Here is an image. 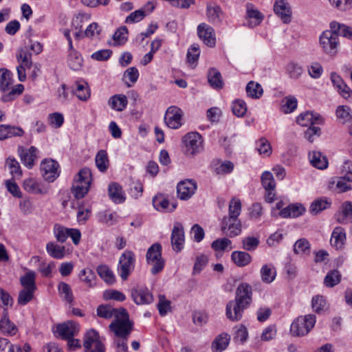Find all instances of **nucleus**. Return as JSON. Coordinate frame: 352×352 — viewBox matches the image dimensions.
I'll return each mask as SVG.
<instances>
[{"mask_svg": "<svg viewBox=\"0 0 352 352\" xmlns=\"http://www.w3.org/2000/svg\"><path fill=\"white\" fill-rule=\"evenodd\" d=\"M121 314L109 324V328L116 336L126 339L133 329V322L130 321L129 314L124 308H120Z\"/></svg>", "mask_w": 352, "mask_h": 352, "instance_id": "obj_1", "label": "nucleus"}, {"mask_svg": "<svg viewBox=\"0 0 352 352\" xmlns=\"http://www.w3.org/2000/svg\"><path fill=\"white\" fill-rule=\"evenodd\" d=\"M91 180L89 168L85 167L78 172L72 188V192L76 199H82L87 194Z\"/></svg>", "mask_w": 352, "mask_h": 352, "instance_id": "obj_2", "label": "nucleus"}, {"mask_svg": "<svg viewBox=\"0 0 352 352\" xmlns=\"http://www.w3.org/2000/svg\"><path fill=\"white\" fill-rule=\"evenodd\" d=\"M316 322V316L314 314L300 316L292 323L290 332L294 336H305L313 329Z\"/></svg>", "mask_w": 352, "mask_h": 352, "instance_id": "obj_3", "label": "nucleus"}, {"mask_svg": "<svg viewBox=\"0 0 352 352\" xmlns=\"http://www.w3.org/2000/svg\"><path fill=\"white\" fill-rule=\"evenodd\" d=\"M146 258L147 263L152 266V274L155 275L164 269L165 261L162 256V246L160 243H154L148 249Z\"/></svg>", "mask_w": 352, "mask_h": 352, "instance_id": "obj_4", "label": "nucleus"}, {"mask_svg": "<svg viewBox=\"0 0 352 352\" xmlns=\"http://www.w3.org/2000/svg\"><path fill=\"white\" fill-rule=\"evenodd\" d=\"M135 264V255L131 250H125L119 258L118 272L123 280L133 272Z\"/></svg>", "mask_w": 352, "mask_h": 352, "instance_id": "obj_5", "label": "nucleus"}, {"mask_svg": "<svg viewBox=\"0 0 352 352\" xmlns=\"http://www.w3.org/2000/svg\"><path fill=\"white\" fill-rule=\"evenodd\" d=\"M182 142L188 155L193 156L203 150V139L197 132L187 133L183 137Z\"/></svg>", "mask_w": 352, "mask_h": 352, "instance_id": "obj_6", "label": "nucleus"}, {"mask_svg": "<svg viewBox=\"0 0 352 352\" xmlns=\"http://www.w3.org/2000/svg\"><path fill=\"white\" fill-rule=\"evenodd\" d=\"M338 43V35L336 31L331 28L323 32L320 37V45L327 54H335Z\"/></svg>", "mask_w": 352, "mask_h": 352, "instance_id": "obj_7", "label": "nucleus"}, {"mask_svg": "<svg viewBox=\"0 0 352 352\" xmlns=\"http://www.w3.org/2000/svg\"><path fill=\"white\" fill-rule=\"evenodd\" d=\"M59 165L53 160H44L41 164V171L45 180L53 182L58 176Z\"/></svg>", "mask_w": 352, "mask_h": 352, "instance_id": "obj_8", "label": "nucleus"}, {"mask_svg": "<svg viewBox=\"0 0 352 352\" xmlns=\"http://www.w3.org/2000/svg\"><path fill=\"white\" fill-rule=\"evenodd\" d=\"M182 109L176 106L168 107L164 116V122L170 129H177L182 126Z\"/></svg>", "mask_w": 352, "mask_h": 352, "instance_id": "obj_9", "label": "nucleus"}, {"mask_svg": "<svg viewBox=\"0 0 352 352\" xmlns=\"http://www.w3.org/2000/svg\"><path fill=\"white\" fill-rule=\"evenodd\" d=\"M197 184L192 179H186L178 183L177 192L182 200L189 199L195 192Z\"/></svg>", "mask_w": 352, "mask_h": 352, "instance_id": "obj_10", "label": "nucleus"}, {"mask_svg": "<svg viewBox=\"0 0 352 352\" xmlns=\"http://www.w3.org/2000/svg\"><path fill=\"white\" fill-rule=\"evenodd\" d=\"M20 159L23 164L29 169H31L38 160V151L34 146L29 148H19Z\"/></svg>", "mask_w": 352, "mask_h": 352, "instance_id": "obj_11", "label": "nucleus"}, {"mask_svg": "<svg viewBox=\"0 0 352 352\" xmlns=\"http://www.w3.org/2000/svg\"><path fill=\"white\" fill-rule=\"evenodd\" d=\"M79 331V325L74 321H67L56 326V333L63 339L74 338Z\"/></svg>", "mask_w": 352, "mask_h": 352, "instance_id": "obj_12", "label": "nucleus"}, {"mask_svg": "<svg viewBox=\"0 0 352 352\" xmlns=\"http://www.w3.org/2000/svg\"><path fill=\"white\" fill-rule=\"evenodd\" d=\"M197 34L199 37L208 47H212L216 43V37L214 30L210 25L202 23L197 27Z\"/></svg>", "mask_w": 352, "mask_h": 352, "instance_id": "obj_13", "label": "nucleus"}, {"mask_svg": "<svg viewBox=\"0 0 352 352\" xmlns=\"http://www.w3.org/2000/svg\"><path fill=\"white\" fill-rule=\"evenodd\" d=\"M252 292L250 285L248 283H242L236 289L234 300L248 308L252 302Z\"/></svg>", "mask_w": 352, "mask_h": 352, "instance_id": "obj_14", "label": "nucleus"}, {"mask_svg": "<svg viewBox=\"0 0 352 352\" xmlns=\"http://www.w3.org/2000/svg\"><path fill=\"white\" fill-rule=\"evenodd\" d=\"M246 308L235 301L234 300L229 301L226 305V315L228 319L231 321L236 322L240 320Z\"/></svg>", "mask_w": 352, "mask_h": 352, "instance_id": "obj_15", "label": "nucleus"}, {"mask_svg": "<svg viewBox=\"0 0 352 352\" xmlns=\"http://www.w3.org/2000/svg\"><path fill=\"white\" fill-rule=\"evenodd\" d=\"M184 228L179 223H176L171 234V245L174 251L179 252L184 248Z\"/></svg>", "mask_w": 352, "mask_h": 352, "instance_id": "obj_16", "label": "nucleus"}, {"mask_svg": "<svg viewBox=\"0 0 352 352\" xmlns=\"http://www.w3.org/2000/svg\"><path fill=\"white\" fill-rule=\"evenodd\" d=\"M131 296L137 305H147L152 302L153 298L148 289L136 287L131 289Z\"/></svg>", "mask_w": 352, "mask_h": 352, "instance_id": "obj_17", "label": "nucleus"}, {"mask_svg": "<svg viewBox=\"0 0 352 352\" xmlns=\"http://www.w3.org/2000/svg\"><path fill=\"white\" fill-rule=\"evenodd\" d=\"M274 10L285 23L291 21L292 9L286 0H276Z\"/></svg>", "mask_w": 352, "mask_h": 352, "instance_id": "obj_18", "label": "nucleus"}, {"mask_svg": "<svg viewBox=\"0 0 352 352\" xmlns=\"http://www.w3.org/2000/svg\"><path fill=\"white\" fill-rule=\"evenodd\" d=\"M67 63L68 67L74 71H79L83 65V58L79 52L74 47L68 48Z\"/></svg>", "mask_w": 352, "mask_h": 352, "instance_id": "obj_19", "label": "nucleus"}, {"mask_svg": "<svg viewBox=\"0 0 352 352\" xmlns=\"http://www.w3.org/2000/svg\"><path fill=\"white\" fill-rule=\"evenodd\" d=\"M221 230L230 237L238 236L241 232V221L236 219L235 221H226L223 218L221 223Z\"/></svg>", "mask_w": 352, "mask_h": 352, "instance_id": "obj_20", "label": "nucleus"}, {"mask_svg": "<svg viewBox=\"0 0 352 352\" xmlns=\"http://www.w3.org/2000/svg\"><path fill=\"white\" fill-rule=\"evenodd\" d=\"M108 194L110 199L115 204H122L126 199L122 186L116 182L109 184Z\"/></svg>", "mask_w": 352, "mask_h": 352, "instance_id": "obj_21", "label": "nucleus"}, {"mask_svg": "<svg viewBox=\"0 0 352 352\" xmlns=\"http://www.w3.org/2000/svg\"><path fill=\"white\" fill-rule=\"evenodd\" d=\"M305 212V208L300 204H289L278 212V214L283 218H296Z\"/></svg>", "mask_w": 352, "mask_h": 352, "instance_id": "obj_22", "label": "nucleus"}, {"mask_svg": "<svg viewBox=\"0 0 352 352\" xmlns=\"http://www.w3.org/2000/svg\"><path fill=\"white\" fill-rule=\"evenodd\" d=\"M321 122L322 118L318 114L309 111L302 113L296 118V122L302 126H313L314 124H320Z\"/></svg>", "mask_w": 352, "mask_h": 352, "instance_id": "obj_23", "label": "nucleus"}, {"mask_svg": "<svg viewBox=\"0 0 352 352\" xmlns=\"http://www.w3.org/2000/svg\"><path fill=\"white\" fill-rule=\"evenodd\" d=\"M0 331L8 336H14L18 331L16 326L8 318L6 309H4L0 320Z\"/></svg>", "mask_w": 352, "mask_h": 352, "instance_id": "obj_24", "label": "nucleus"}, {"mask_svg": "<svg viewBox=\"0 0 352 352\" xmlns=\"http://www.w3.org/2000/svg\"><path fill=\"white\" fill-rule=\"evenodd\" d=\"M206 15L210 23L219 25L223 18V12L219 6L208 5L206 9Z\"/></svg>", "mask_w": 352, "mask_h": 352, "instance_id": "obj_25", "label": "nucleus"}, {"mask_svg": "<svg viewBox=\"0 0 352 352\" xmlns=\"http://www.w3.org/2000/svg\"><path fill=\"white\" fill-rule=\"evenodd\" d=\"M345 241L346 234L344 228L342 227L335 228L331 234V245L337 250L341 249L343 248Z\"/></svg>", "mask_w": 352, "mask_h": 352, "instance_id": "obj_26", "label": "nucleus"}, {"mask_svg": "<svg viewBox=\"0 0 352 352\" xmlns=\"http://www.w3.org/2000/svg\"><path fill=\"white\" fill-rule=\"evenodd\" d=\"M231 260L238 267H243L252 261V256L243 251H234L231 254Z\"/></svg>", "mask_w": 352, "mask_h": 352, "instance_id": "obj_27", "label": "nucleus"}, {"mask_svg": "<svg viewBox=\"0 0 352 352\" xmlns=\"http://www.w3.org/2000/svg\"><path fill=\"white\" fill-rule=\"evenodd\" d=\"M260 274L262 281L265 283L269 284L275 280L276 276V270L271 263L265 264L261 268Z\"/></svg>", "mask_w": 352, "mask_h": 352, "instance_id": "obj_28", "label": "nucleus"}, {"mask_svg": "<svg viewBox=\"0 0 352 352\" xmlns=\"http://www.w3.org/2000/svg\"><path fill=\"white\" fill-rule=\"evenodd\" d=\"M108 104L112 109L117 111H122L126 107L128 100L126 96L117 94L109 99Z\"/></svg>", "mask_w": 352, "mask_h": 352, "instance_id": "obj_29", "label": "nucleus"}, {"mask_svg": "<svg viewBox=\"0 0 352 352\" xmlns=\"http://www.w3.org/2000/svg\"><path fill=\"white\" fill-rule=\"evenodd\" d=\"M23 186L25 190L32 194H45L46 190L42 188L41 184L34 178H28L24 180Z\"/></svg>", "mask_w": 352, "mask_h": 352, "instance_id": "obj_30", "label": "nucleus"}, {"mask_svg": "<svg viewBox=\"0 0 352 352\" xmlns=\"http://www.w3.org/2000/svg\"><path fill=\"white\" fill-rule=\"evenodd\" d=\"M153 205L156 210L160 211L167 210L170 212L177 207V204L173 203L171 205V208H169L168 199L162 195H156L153 198Z\"/></svg>", "mask_w": 352, "mask_h": 352, "instance_id": "obj_31", "label": "nucleus"}, {"mask_svg": "<svg viewBox=\"0 0 352 352\" xmlns=\"http://www.w3.org/2000/svg\"><path fill=\"white\" fill-rule=\"evenodd\" d=\"M46 251L52 258L61 259L66 254L65 247L59 245L54 242H49L46 245Z\"/></svg>", "mask_w": 352, "mask_h": 352, "instance_id": "obj_32", "label": "nucleus"}, {"mask_svg": "<svg viewBox=\"0 0 352 352\" xmlns=\"http://www.w3.org/2000/svg\"><path fill=\"white\" fill-rule=\"evenodd\" d=\"M23 131L21 128L10 125H0V140H5L12 136H21Z\"/></svg>", "mask_w": 352, "mask_h": 352, "instance_id": "obj_33", "label": "nucleus"}, {"mask_svg": "<svg viewBox=\"0 0 352 352\" xmlns=\"http://www.w3.org/2000/svg\"><path fill=\"white\" fill-rule=\"evenodd\" d=\"M311 164L318 169H324L328 166V161L324 155L319 151L309 153Z\"/></svg>", "mask_w": 352, "mask_h": 352, "instance_id": "obj_34", "label": "nucleus"}, {"mask_svg": "<svg viewBox=\"0 0 352 352\" xmlns=\"http://www.w3.org/2000/svg\"><path fill=\"white\" fill-rule=\"evenodd\" d=\"M36 273L32 270H28L26 273L21 276L20 283L23 287V289L36 291Z\"/></svg>", "mask_w": 352, "mask_h": 352, "instance_id": "obj_35", "label": "nucleus"}, {"mask_svg": "<svg viewBox=\"0 0 352 352\" xmlns=\"http://www.w3.org/2000/svg\"><path fill=\"white\" fill-rule=\"evenodd\" d=\"M73 93L82 101H87L90 98L91 95L89 86L85 82H76V87L73 89Z\"/></svg>", "mask_w": 352, "mask_h": 352, "instance_id": "obj_36", "label": "nucleus"}, {"mask_svg": "<svg viewBox=\"0 0 352 352\" xmlns=\"http://www.w3.org/2000/svg\"><path fill=\"white\" fill-rule=\"evenodd\" d=\"M241 212V202L239 199L232 198L229 203V216L225 217L226 221H235Z\"/></svg>", "mask_w": 352, "mask_h": 352, "instance_id": "obj_37", "label": "nucleus"}, {"mask_svg": "<svg viewBox=\"0 0 352 352\" xmlns=\"http://www.w3.org/2000/svg\"><path fill=\"white\" fill-rule=\"evenodd\" d=\"M120 314V308L114 309L110 305H101L97 308L98 316L106 319L111 318L113 316L116 318L118 317Z\"/></svg>", "mask_w": 352, "mask_h": 352, "instance_id": "obj_38", "label": "nucleus"}, {"mask_svg": "<svg viewBox=\"0 0 352 352\" xmlns=\"http://www.w3.org/2000/svg\"><path fill=\"white\" fill-rule=\"evenodd\" d=\"M230 336L227 333H221L218 336L212 343V349L214 352H221L225 350L230 342Z\"/></svg>", "mask_w": 352, "mask_h": 352, "instance_id": "obj_39", "label": "nucleus"}, {"mask_svg": "<svg viewBox=\"0 0 352 352\" xmlns=\"http://www.w3.org/2000/svg\"><path fill=\"white\" fill-rule=\"evenodd\" d=\"M208 80L210 85L216 89H220L223 86L221 73L216 69L212 68L208 74Z\"/></svg>", "mask_w": 352, "mask_h": 352, "instance_id": "obj_40", "label": "nucleus"}, {"mask_svg": "<svg viewBox=\"0 0 352 352\" xmlns=\"http://www.w3.org/2000/svg\"><path fill=\"white\" fill-rule=\"evenodd\" d=\"M247 18L249 19V26L255 27L259 25L263 19V14L252 6L247 8Z\"/></svg>", "mask_w": 352, "mask_h": 352, "instance_id": "obj_41", "label": "nucleus"}, {"mask_svg": "<svg viewBox=\"0 0 352 352\" xmlns=\"http://www.w3.org/2000/svg\"><path fill=\"white\" fill-rule=\"evenodd\" d=\"M80 280L89 288L94 287L96 285V276L94 271L87 268L82 270L79 273Z\"/></svg>", "mask_w": 352, "mask_h": 352, "instance_id": "obj_42", "label": "nucleus"}, {"mask_svg": "<svg viewBox=\"0 0 352 352\" xmlns=\"http://www.w3.org/2000/svg\"><path fill=\"white\" fill-rule=\"evenodd\" d=\"M24 89V87L21 84H19L14 87H9V91L3 92L1 96V100L3 102H8L14 100L16 97L20 96Z\"/></svg>", "mask_w": 352, "mask_h": 352, "instance_id": "obj_43", "label": "nucleus"}, {"mask_svg": "<svg viewBox=\"0 0 352 352\" xmlns=\"http://www.w3.org/2000/svg\"><path fill=\"white\" fill-rule=\"evenodd\" d=\"M95 162L96 167L100 172H106L109 164L107 151L104 150H100L96 154Z\"/></svg>", "mask_w": 352, "mask_h": 352, "instance_id": "obj_44", "label": "nucleus"}, {"mask_svg": "<svg viewBox=\"0 0 352 352\" xmlns=\"http://www.w3.org/2000/svg\"><path fill=\"white\" fill-rule=\"evenodd\" d=\"M330 28L336 31L338 36H342L352 41V28L351 27L333 21L330 23Z\"/></svg>", "mask_w": 352, "mask_h": 352, "instance_id": "obj_45", "label": "nucleus"}, {"mask_svg": "<svg viewBox=\"0 0 352 352\" xmlns=\"http://www.w3.org/2000/svg\"><path fill=\"white\" fill-rule=\"evenodd\" d=\"M245 89L248 96L254 99L260 98L263 94L261 85L254 81L249 82L246 85Z\"/></svg>", "mask_w": 352, "mask_h": 352, "instance_id": "obj_46", "label": "nucleus"}, {"mask_svg": "<svg viewBox=\"0 0 352 352\" xmlns=\"http://www.w3.org/2000/svg\"><path fill=\"white\" fill-rule=\"evenodd\" d=\"M12 84V74L6 69H0V90L3 92L9 91Z\"/></svg>", "mask_w": 352, "mask_h": 352, "instance_id": "obj_47", "label": "nucleus"}, {"mask_svg": "<svg viewBox=\"0 0 352 352\" xmlns=\"http://www.w3.org/2000/svg\"><path fill=\"white\" fill-rule=\"evenodd\" d=\"M96 270L100 277L108 284H112L116 281L115 276L113 272L107 265H99Z\"/></svg>", "mask_w": 352, "mask_h": 352, "instance_id": "obj_48", "label": "nucleus"}, {"mask_svg": "<svg viewBox=\"0 0 352 352\" xmlns=\"http://www.w3.org/2000/svg\"><path fill=\"white\" fill-rule=\"evenodd\" d=\"M99 340L98 333L94 329H90L89 331H87L84 338L83 346L85 350L88 352L89 350H91L96 342Z\"/></svg>", "mask_w": 352, "mask_h": 352, "instance_id": "obj_49", "label": "nucleus"}, {"mask_svg": "<svg viewBox=\"0 0 352 352\" xmlns=\"http://www.w3.org/2000/svg\"><path fill=\"white\" fill-rule=\"evenodd\" d=\"M286 74L292 79H298L303 72V68L299 64L290 62L285 67Z\"/></svg>", "mask_w": 352, "mask_h": 352, "instance_id": "obj_50", "label": "nucleus"}, {"mask_svg": "<svg viewBox=\"0 0 352 352\" xmlns=\"http://www.w3.org/2000/svg\"><path fill=\"white\" fill-rule=\"evenodd\" d=\"M297 99L292 96H289L283 98L281 105V111L285 113L293 112L297 108Z\"/></svg>", "mask_w": 352, "mask_h": 352, "instance_id": "obj_51", "label": "nucleus"}, {"mask_svg": "<svg viewBox=\"0 0 352 352\" xmlns=\"http://www.w3.org/2000/svg\"><path fill=\"white\" fill-rule=\"evenodd\" d=\"M331 202L329 201L326 198H321L314 201L310 206V212L316 214L323 210L329 208Z\"/></svg>", "mask_w": 352, "mask_h": 352, "instance_id": "obj_52", "label": "nucleus"}, {"mask_svg": "<svg viewBox=\"0 0 352 352\" xmlns=\"http://www.w3.org/2000/svg\"><path fill=\"white\" fill-rule=\"evenodd\" d=\"M336 113L337 118L342 120L343 122H348L352 120V110L349 106H338Z\"/></svg>", "mask_w": 352, "mask_h": 352, "instance_id": "obj_53", "label": "nucleus"}, {"mask_svg": "<svg viewBox=\"0 0 352 352\" xmlns=\"http://www.w3.org/2000/svg\"><path fill=\"white\" fill-rule=\"evenodd\" d=\"M139 77V72L135 67L128 68L124 73L123 78L125 80L126 85L130 87L137 82Z\"/></svg>", "mask_w": 352, "mask_h": 352, "instance_id": "obj_54", "label": "nucleus"}, {"mask_svg": "<svg viewBox=\"0 0 352 352\" xmlns=\"http://www.w3.org/2000/svg\"><path fill=\"white\" fill-rule=\"evenodd\" d=\"M69 229L60 224H55L53 228V233L56 241L59 243H65L68 238Z\"/></svg>", "mask_w": 352, "mask_h": 352, "instance_id": "obj_55", "label": "nucleus"}, {"mask_svg": "<svg viewBox=\"0 0 352 352\" xmlns=\"http://www.w3.org/2000/svg\"><path fill=\"white\" fill-rule=\"evenodd\" d=\"M17 60L21 63L20 65L26 66L28 69L32 65V55L27 48H21L17 55Z\"/></svg>", "mask_w": 352, "mask_h": 352, "instance_id": "obj_56", "label": "nucleus"}, {"mask_svg": "<svg viewBox=\"0 0 352 352\" xmlns=\"http://www.w3.org/2000/svg\"><path fill=\"white\" fill-rule=\"evenodd\" d=\"M128 30L126 27H122L118 29L113 35V39L114 43H113V46H119L122 45L127 40Z\"/></svg>", "mask_w": 352, "mask_h": 352, "instance_id": "obj_57", "label": "nucleus"}, {"mask_svg": "<svg viewBox=\"0 0 352 352\" xmlns=\"http://www.w3.org/2000/svg\"><path fill=\"white\" fill-rule=\"evenodd\" d=\"M336 182V187L339 192H346L352 188V176L344 175L338 178Z\"/></svg>", "mask_w": 352, "mask_h": 352, "instance_id": "obj_58", "label": "nucleus"}, {"mask_svg": "<svg viewBox=\"0 0 352 352\" xmlns=\"http://www.w3.org/2000/svg\"><path fill=\"white\" fill-rule=\"evenodd\" d=\"M341 275L338 270H333L327 273L324 278V285L332 287L340 282Z\"/></svg>", "mask_w": 352, "mask_h": 352, "instance_id": "obj_59", "label": "nucleus"}, {"mask_svg": "<svg viewBox=\"0 0 352 352\" xmlns=\"http://www.w3.org/2000/svg\"><path fill=\"white\" fill-rule=\"evenodd\" d=\"M58 290L60 294L64 295L65 300L69 305L74 301V296L70 286L64 282H61L58 285Z\"/></svg>", "mask_w": 352, "mask_h": 352, "instance_id": "obj_60", "label": "nucleus"}, {"mask_svg": "<svg viewBox=\"0 0 352 352\" xmlns=\"http://www.w3.org/2000/svg\"><path fill=\"white\" fill-rule=\"evenodd\" d=\"M256 150L264 157H268L272 153L271 145L265 138H261L256 142Z\"/></svg>", "mask_w": 352, "mask_h": 352, "instance_id": "obj_61", "label": "nucleus"}, {"mask_svg": "<svg viewBox=\"0 0 352 352\" xmlns=\"http://www.w3.org/2000/svg\"><path fill=\"white\" fill-rule=\"evenodd\" d=\"M242 248L246 251L255 250L260 243L258 238L255 236H247L242 239Z\"/></svg>", "mask_w": 352, "mask_h": 352, "instance_id": "obj_62", "label": "nucleus"}, {"mask_svg": "<svg viewBox=\"0 0 352 352\" xmlns=\"http://www.w3.org/2000/svg\"><path fill=\"white\" fill-rule=\"evenodd\" d=\"M232 241L227 238H220L214 241L212 244V248L215 251H225L228 248L232 250Z\"/></svg>", "mask_w": 352, "mask_h": 352, "instance_id": "obj_63", "label": "nucleus"}, {"mask_svg": "<svg viewBox=\"0 0 352 352\" xmlns=\"http://www.w3.org/2000/svg\"><path fill=\"white\" fill-rule=\"evenodd\" d=\"M232 111L237 117H243L247 112L246 103L243 100H236L232 102Z\"/></svg>", "mask_w": 352, "mask_h": 352, "instance_id": "obj_64", "label": "nucleus"}]
</instances>
